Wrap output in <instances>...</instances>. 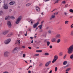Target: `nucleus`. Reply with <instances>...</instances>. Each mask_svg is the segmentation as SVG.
<instances>
[{
    "mask_svg": "<svg viewBox=\"0 0 73 73\" xmlns=\"http://www.w3.org/2000/svg\"><path fill=\"white\" fill-rule=\"evenodd\" d=\"M73 52V44L71 45L67 48V53L68 54H72Z\"/></svg>",
    "mask_w": 73,
    "mask_h": 73,
    "instance_id": "nucleus-1",
    "label": "nucleus"
},
{
    "mask_svg": "<svg viewBox=\"0 0 73 73\" xmlns=\"http://www.w3.org/2000/svg\"><path fill=\"white\" fill-rule=\"evenodd\" d=\"M22 16H19L16 20V21L15 22L16 24H18L19 23H20V21L22 19Z\"/></svg>",
    "mask_w": 73,
    "mask_h": 73,
    "instance_id": "nucleus-2",
    "label": "nucleus"
},
{
    "mask_svg": "<svg viewBox=\"0 0 73 73\" xmlns=\"http://www.w3.org/2000/svg\"><path fill=\"white\" fill-rule=\"evenodd\" d=\"M11 39L9 38L5 40L4 42V43L6 45H7V44H9L10 42H11Z\"/></svg>",
    "mask_w": 73,
    "mask_h": 73,
    "instance_id": "nucleus-3",
    "label": "nucleus"
},
{
    "mask_svg": "<svg viewBox=\"0 0 73 73\" xmlns=\"http://www.w3.org/2000/svg\"><path fill=\"white\" fill-rule=\"evenodd\" d=\"M58 59V56L57 55H55L54 56V59L52 62V63H54Z\"/></svg>",
    "mask_w": 73,
    "mask_h": 73,
    "instance_id": "nucleus-4",
    "label": "nucleus"
},
{
    "mask_svg": "<svg viewBox=\"0 0 73 73\" xmlns=\"http://www.w3.org/2000/svg\"><path fill=\"white\" fill-rule=\"evenodd\" d=\"M9 52L8 51H5V52L4 53V56L7 57L8 56V54H9Z\"/></svg>",
    "mask_w": 73,
    "mask_h": 73,
    "instance_id": "nucleus-5",
    "label": "nucleus"
},
{
    "mask_svg": "<svg viewBox=\"0 0 73 73\" xmlns=\"http://www.w3.org/2000/svg\"><path fill=\"white\" fill-rule=\"evenodd\" d=\"M51 62H52L51 61H50L47 62L45 64V66L46 67L48 66L49 65V64L51 63Z\"/></svg>",
    "mask_w": 73,
    "mask_h": 73,
    "instance_id": "nucleus-6",
    "label": "nucleus"
},
{
    "mask_svg": "<svg viewBox=\"0 0 73 73\" xmlns=\"http://www.w3.org/2000/svg\"><path fill=\"white\" fill-rule=\"evenodd\" d=\"M39 24V23L38 22H37L36 23L33 25V28H36V27H37V26Z\"/></svg>",
    "mask_w": 73,
    "mask_h": 73,
    "instance_id": "nucleus-7",
    "label": "nucleus"
},
{
    "mask_svg": "<svg viewBox=\"0 0 73 73\" xmlns=\"http://www.w3.org/2000/svg\"><path fill=\"white\" fill-rule=\"evenodd\" d=\"M8 33V31H5L3 32L2 34L3 35H6L7 33Z\"/></svg>",
    "mask_w": 73,
    "mask_h": 73,
    "instance_id": "nucleus-8",
    "label": "nucleus"
},
{
    "mask_svg": "<svg viewBox=\"0 0 73 73\" xmlns=\"http://www.w3.org/2000/svg\"><path fill=\"white\" fill-rule=\"evenodd\" d=\"M7 24L8 26V27L10 28L11 27V22L9 21H8L7 22Z\"/></svg>",
    "mask_w": 73,
    "mask_h": 73,
    "instance_id": "nucleus-9",
    "label": "nucleus"
},
{
    "mask_svg": "<svg viewBox=\"0 0 73 73\" xmlns=\"http://www.w3.org/2000/svg\"><path fill=\"white\" fill-rule=\"evenodd\" d=\"M3 8L5 9H7L8 8V5L7 4H5Z\"/></svg>",
    "mask_w": 73,
    "mask_h": 73,
    "instance_id": "nucleus-10",
    "label": "nucleus"
},
{
    "mask_svg": "<svg viewBox=\"0 0 73 73\" xmlns=\"http://www.w3.org/2000/svg\"><path fill=\"white\" fill-rule=\"evenodd\" d=\"M51 41L52 42H56V41H57L56 38H52V39H51Z\"/></svg>",
    "mask_w": 73,
    "mask_h": 73,
    "instance_id": "nucleus-11",
    "label": "nucleus"
},
{
    "mask_svg": "<svg viewBox=\"0 0 73 73\" xmlns=\"http://www.w3.org/2000/svg\"><path fill=\"white\" fill-rule=\"evenodd\" d=\"M20 48L19 47H16L14 48V49L16 51H18V50H19V49H20Z\"/></svg>",
    "mask_w": 73,
    "mask_h": 73,
    "instance_id": "nucleus-12",
    "label": "nucleus"
},
{
    "mask_svg": "<svg viewBox=\"0 0 73 73\" xmlns=\"http://www.w3.org/2000/svg\"><path fill=\"white\" fill-rule=\"evenodd\" d=\"M56 38H60L61 37V35L60 34H58L56 35Z\"/></svg>",
    "mask_w": 73,
    "mask_h": 73,
    "instance_id": "nucleus-13",
    "label": "nucleus"
},
{
    "mask_svg": "<svg viewBox=\"0 0 73 73\" xmlns=\"http://www.w3.org/2000/svg\"><path fill=\"white\" fill-rule=\"evenodd\" d=\"M12 52L13 54H15L16 53V51L13 49L12 51Z\"/></svg>",
    "mask_w": 73,
    "mask_h": 73,
    "instance_id": "nucleus-14",
    "label": "nucleus"
},
{
    "mask_svg": "<svg viewBox=\"0 0 73 73\" xmlns=\"http://www.w3.org/2000/svg\"><path fill=\"white\" fill-rule=\"evenodd\" d=\"M9 4H10V5H13V4H15V1H12L10 2L9 3Z\"/></svg>",
    "mask_w": 73,
    "mask_h": 73,
    "instance_id": "nucleus-15",
    "label": "nucleus"
},
{
    "mask_svg": "<svg viewBox=\"0 0 73 73\" xmlns=\"http://www.w3.org/2000/svg\"><path fill=\"white\" fill-rule=\"evenodd\" d=\"M55 17V16L53 15H52L51 16V17H50V20H52V19H54Z\"/></svg>",
    "mask_w": 73,
    "mask_h": 73,
    "instance_id": "nucleus-16",
    "label": "nucleus"
},
{
    "mask_svg": "<svg viewBox=\"0 0 73 73\" xmlns=\"http://www.w3.org/2000/svg\"><path fill=\"white\" fill-rule=\"evenodd\" d=\"M36 10L38 12V11H39L40 10V8L39 7H36Z\"/></svg>",
    "mask_w": 73,
    "mask_h": 73,
    "instance_id": "nucleus-17",
    "label": "nucleus"
},
{
    "mask_svg": "<svg viewBox=\"0 0 73 73\" xmlns=\"http://www.w3.org/2000/svg\"><path fill=\"white\" fill-rule=\"evenodd\" d=\"M31 4H32L31 3H29L27 4L26 5V7H29V6H30V5H31Z\"/></svg>",
    "mask_w": 73,
    "mask_h": 73,
    "instance_id": "nucleus-18",
    "label": "nucleus"
},
{
    "mask_svg": "<svg viewBox=\"0 0 73 73\" xmlns=\"http://www.w3.org/2000/svg\"><path fill=\"white\" fill-rule=\"evenodd\" d=\"M13 35V34L12 33H9V34L7 36L8 37H11Z\"/></svg>",
    "mask_w": 73,
    "mask_h": 73,
    "instance_id": "nucleus-19",
    "label": "nucleus"
},
{
    "mask_svg": "<svg viewBox=\"0 0 73 73\" xmlns=\"http://www.w3.org/2000/svg\"><path fill=\"white\" fill-rule=\"evenodd\" d=\"M10 17H9V16H8L7 17H5V20H8V19H10Z\"/></svg>",
    "mask_w": 73,
    "mask_h": 73,
    "instance_id": "nucleus-20",
    "label": "nucleus"
},
{
    "mask_svg": "<svg viewBox=\"0 0 73 73\" xmlns=\"http://www.w3.org/2000/svg\"><path fill=\"white\" fill-rule=\"evenodd\" d=\"M71 69V68H69L67 69L66 70V72H69L70 70Z\"/></svg>",
    "mask_w": 73,
    "mask_h": 73,
    "instance_id": "nucleus-21",
    "label": "nucleus"
},
{
    "mask_svg": "<svg viewBox=\"0 0 73 73\" xmlns=\"http://www.w3.org/2000/svg\"><path fill=\"white\" fill-rule=\"evenodd\" d=\"M20 40H17L16 41V44H20Z\"/></svg>",
    "mask_w": 73,
    "mask_h": 73,
    "instance_id": "nucleus-22",
    "label": "nucleus"
},
{
    "mask_svg": "<svg viewBox=\"0 0 73 73\" xmlns=\"http://www.w3.org/2000/svg\"><path fill=\"white\" fill-rule=\"evenodd\" d=\"M67 62L66 61H65L63 62V64L64 65H65L67 64Z\"/></svg>",
    "mask_w": 73,
    "mask_h": 73,
    "instance_id": "nucleus-23",
    "label": "nucleus"
},
{
    "mask_svg": "<svg viewBox=\"0 0 73 73\" xmlns=\"http://www.w3.org/2000/svg\"><path fill=\"white\" fill-rule=\"evenodd\" d=\"M61 41V39H58L57 41V43H59V42H60Z\"/></svg>",
    "mask_w": 73,
    "mask_h": 73,
    "instance_id": "nucleus-24",
    "label": "nucleus"
},
{
    "mask_svg": "<svg viewBox=\"0 0 73 73\" xmlns=\"http://www.w3.org/2000/svg\"><path fill=\"white\" fill-rule=\"evenodd\" d=\"M42 25H39L38 27H39V29H42Z\"/></svg>",
    "mask_w": 73,
    "mask_h": 73,
    "instance_id": "nucleus-25",
    "label": "nucleus"
},
{
    "mask_svg": "<svg viewBox=\"0 0 73 73\" xmlns=\"http://www.w3.org/2000/svg\"><path fill=\"white\" fill-rule=\"evenodd\" d=\"M63 55V52H61L59 53V56H62Z\"/></svg>",
    "mask_w": 73,
    "mask_h": 73,
    "instance_id": "nucleus-26",
    "label": "nucleus"
},
{
    "mask_svg": "<svg viewBox=\"0 0 73 73\" xmlns=\"http://www.w3.org/2000/svg\"><path fill=\"white\" fill-rule=\"evenodd\" d=\"M47 46H49V45H50V42L49 41L47 42Z\"/></svg>",
    "mask_w": 73,
    "mask_h": 73,
    "instance_id": "nucleus-27",
    "label": "nucleus"
},
{
    "mask_svg": "<svg viewBox=\"0 0 73 73\" xmlns=\"http://www.w3.org/2000/svg\"><path fill=\"white\" fill-rule=\"evenodd\" d=\"M36 52H40V53H41V52H42V50H36Z\"/></svg>",
    "mask_w": 73,
    "mask_h": 73,
    "instance_id": "nucleus-28",
    "label": "nucleus"
},
{
    "mask_svg": "<svg viewBox=\"0 0 73 73\" xmlns=\"http://www.w3.org/2000/svg\"><path fill=\"white\" fill-rule=\"evenodd\" d=\"M69 12L71 13H73V10L72 9H70L69 10Z\"/></svg>",
    "mask_w": 73,
    "mask_h": 73,
    "instance_id": "nucleus-29",
    "label": "nucleus"
},
{
    "mask_svg": "<svg viewBox=\"0 0 73 73\" xmlns=\"http://www.w3.org/2000/svg\"><path fill=\"white\" fill-rule=\"evenodd\" d=\"M45 56H49V54L48 53H46L44 54Z\"/></svg>",
    "mask_w": 73,
    "mask_h": 73,
    "instance_id": "nucleus-30",
    "label": "nucleus"
},
{
    "mask_svg": "<svg viewBox=\"0 0 73 73\" xmlns=\"http://www.w3.org/2000/svg\"><path fill=\"white\" fill-rule=\"evenodd\" d=\"M68 23H69V21H66L65 22V24H68Z\"/></svg>",
    "mask_w": 73,
    "mask_h": 73,
    "instance_id": "nucleus-31",
    "label": "nucleus"
},
{
    "mask_svg": "<svg viewBox=\"0 0 73 73\" xmlns=\"http://www.w3.org/2000/svg\"><path fill=\"white\" fill-rule=\"evenodd\" d=\"M3 14V12L2 11H0V15H2Z\"/></svg>",
    "mask_w": 73,
    "mask_h": 73,
    "instance_id": "nucleus-32",
    "label": "nucleus"
},
{
    "mask_svg": "<svg viewBox=\"0 0 73 73\" xmlns=\"http://www.w3.org/2000/svg\"><path fill=\"white\" fill-rule=\"evenodd\" d=\"M70 58L71 59H72V58H73V54L70 55Z\"/></svg>",
    "mask_w": 73,
    "mask_h": 73,
    "instance_id": "nucleus-33",
    "label": "nucleus"
},
{
    "mask_svg": "<svg viewBox=\"0 0 73 73\" xmlns=\"http://www.w3.org/2000/svg\"><path fill=\"white\" fill-rule=\"evenodd\" d=\"M57 69L58 68H57V67H56L55 68V72H57Z\"/></svg>",
    "mask_w": 73,
    "mask_h": 73,
    "instance_id": "nucleus-34",
    "label": "nucleus"
},
{
    "mask_svg": "<svg viewBox=\"0 0 73 73\" xmlns=\"http://www.w3.org/2000/svg\"><path fill=\"white\" fill-rule=\"evenodd\" d=\"M68 66V65L64 66L62 67V69H65Z\"/></svg>",
    "mask_w": 73,
    "mask_h": 73,
    "instance_id": "nucleus-35",
    "label": "nucleus"
},
{
    "mask_svg": "<svg viewBox=\"0 0 73 73\" xmlns=\"http://www.w3.org/2000/svg\"><path fill=\"white\" fill-rule=\"evenodd\" d=\"M11 19H15V17L13 16H12L11 17Z\"/></svg>",
    "mask_w": 73,
    "mask_h": 73,
    "instance_id": "nucleus-36",
    "label": "nucleus"
},
{
    "mask_svg": "<svg viewBox=\"0 0 73 73\" xmlns=\"http://www.w3.org/2000/svg\"><path fill=\"white\" fill-rule=\"evenodd\" d=\"M39 56V54H38L35 55V56Z\"/></svg>",
    "mask_w": 73,
    "mask_h": 73,
    "instance_id": "nucleus-37",
    "label": "nucleus"
},
{
    "mask_svg": "<svg viewBox=\"0 0 73 73\" xmlns=\"http://www.w3.org/2000/svg\"><path fill=\"white\" fill-rule=\"evenodd\" d=\"M42 65H43L42 63H41L40 64H39V66H42Z\"/></svg>",
    "mask_w": 73,
    "mask_h": 73,
    "instance_id": "nucleus-38",
    "label": "nucleus"
},
{
    "mask_svg": "<svg viewBox=\"0 0 73 73\" xmlns=\"http://www.w3.org/2000/svg\"><path fill=\"white\" fill-rule=\"evenodd\" d=\"M71 36H73V31L71 32Z\"/></svg>",
    "mask_w": 73,
    "mask_h": 73,
    "instance_id": "nucleus-39",
    "label": "nucleus"
},
{
    "mask_svg": "<svg viewBox=\"0 0 73 73\" xmlns=\"http://www.w3.org/2000/svg\"><path fill=\"white\" fill-rule=\"evenodd\" d=\"M62 3L63 4H65V3H66V2H65V1H62Z\"/></svg>",
    "mask_w": 73,
    "mask_h": 73,
    "instance_id": "nucleus-40",
    "label": "nucleus"
},
{
    "mask_svg": "<svg viewBox=\"0 0 73 73\" xmlns=\"http://www.w3.org/2000/svg\"><path fill=\"white\" fill-rule=\"evenodd\" d=\"M73 24H72L71 26H70V27H71V29H72V28H73Z\"/></svg>",
    "mask_w": 73,
    "mask_h": 73,
    "instance_id": "nucleus-41",
    "label": "nucleus"
},
{
    "mask_svg": "<svg viewBox=\"0 0 73 73\" xmlns=\"http://www.w3.org/2000/svg\"><path fill=\"white\" fill-rule=\"evenodd\" d=\"M64 14L65 16H66V15H67V13H66L65 12L64 13Z\"/></svg>",
    "mask_w": 73,
    "mask_h": 73,
    "instance_id": "nucleus-42",
    "label": "nucleus"
},
{
    "mask_svg": "<svg viewBox=\"0 0 73 73\" xmlns=\"http://www.w3.org/2000/svg\"><path fill=\"white\" fill-rule=\"evenodd\" d=\"M48 33H49L50 34L51 33V31L50 30H49L48 31Z\"/></svg>",
    "mask_w": 73,
    "mask_h": 73,
    "instance_id": "nucleus-43",
    "label": "nucleus"
},
{
    "mask_svg": "<svg viewBox=\"0 0 73 73\" xmlns=\"http://www.w3.org/2000/svg\"><path fill=\"white\" fill-rule=\"evenodd\" d=\"M49 48H50V49H52V45H50L49 46Z\"/></svg>",
    "mask_w": 73,
    "mask_h": 73,
    "instance_id": "nucleus-44",
    "label": "nucleus"
},
{
    "mask_svg": "<svg viewBox=\"0 0 73 73\" xmlns=\"http://www.w3.org/2000/svg\"><path fill=\"white\" fill-rule=\"evenodd\" d=\"M25 54H23V57H25Z\"/></svg>",
    "mask_w": 73,
    "mask_h": 73,
    "instance_id": "nucleus-45",
    "label": "nucleus"
},
{
    "mask_svg": "<svg viewBox=\"0 0 73 73\" xmlns=\"http://www.w3.org/2000/svg\"><path fill=\"white\" fill-rule=\"evenodd\" d=\"M73 17V16H71L70 17H69V18L70 19H72V17Z\"/></svg>",
    "mask_w": 73,
    "mask_h": 73,
    "instance_id": "nucleus-46",
    "label": "nucleus"
},
{
    "mask_svg": "<svg viewBox=\"0 0 73 73\" xmlns=\"http://www.w3.org/2000/svg\"><path fill=\"white\" fill-rule=\"evenodd\" d=\"M66 55H65L64 56V59L65 58H66Z\"/></svg>",
    "mask_w": 73,
    "mask_h": 73,
    "instance_id": "nucleus-47",
    "label": "nucleus"
},
{
    "mask_svg": "<svg viewBox=\"0 0 73 73\" xmlns=\"http://www.w3.org/2000/svg\"><path fill=\"white\" fill-rule=\"evenodd\" d=\"M58 12H56L55 15H58Z\"/></svg>",
    "mask_w": 73,
    "mask_h": 73,
    "instance_id": "nucleus-48",
    "label": "nucleus"
},
{
    "mask_svg": "<svg viewBox=\"0 0 73 73\" xmlns=\"http://www.w3.org/2000/svg\"><path fill=\"white\" fill-rule=\"evenodd\" d=\"M27 31L26 32V33L25 35V36H27Z\"/></svg>",
    "mask_w": 73,
    "mask_h": 73,
    "instance_id": "nucleus-49",
    "label": "nucleus"
},
{
    "mask_svg": "<svg viewBox=\"0 0 73 73\" xmlns=\"http://www.w3.org/2000/svg\"><path fill=\"white\" fill-rule=\"evenodd\" d=\"M28 48L29 49H31L32 48L31 47H29Z\"/></svg>",
    "mask_w": 73,
    "mask_h": 73,
    "instance_id": "nucleus-50",
    "label": "nucleus"
},
{
    "mask_svg": "<svg viewBox=\"0 0 73 73\" xmlns=\"http://www.w3.org/2000/svg\"><path fill=\"white\" fill-rule=\"evenodd\" d=\"M44 21H42L41 22V24H42L43 23H44Z\"/></svg>",
    "mask_w": 73,
    "mask_h": 73,
    "instance_id": "nucleus-51",
    "label": "nucleus"
},
{
    "mask_svg": "<svg viewBox=\"0 0 73 73\" xmlns=\"http://www.w3.org/2000/svg\"><path fill=\"white\" fill-rule=\"evenodd\" d=\"M9 12H11V11H12V10L11 9H10L9 11Z\"/></svg>",
    "mask_w": 73,
    "mask_h": 73,
    "instance_id": "nucleus-52",
    "label": "nucleus"
},
{
    "mask_svg": "<svg viewBox=\"0 0 73 73\" xmlns=\"http://www.w3.org/2000/svg\"><path fill=\"white\" fill-rule=\"evenodd\" d=\"M31 73V71L30 70H29L28 71V73Z\"/></svg>",
    "mask_w": 73,
    "mask_h": 73,
    "instance_id": "nucleus-53",
    "label": "nucleus"
},
{
    "mask_svg": "<svg viewBox=\"0 0 73 73\" xmlns=\"http://www.w3.org/2000/svg\"><path fill=\"white\" fill-rule=\"evenodd\" d=\"M44 42H46V40H45L44 41Z\"/></svg>",
    "mask_w": 73,
    "mask_h": 73,
    "instance_id": "nucleus-54",
    "label": "nucleus"
},
{
    "mask_svg": "<svg viewBox=\"0 0 73 73\" xmlns=\"http://www.w3.org/2000/svg\"><path fill=\"white\" fill-rule=\"evenodd\" d=\"M22 48H25V46H22Z\"/></svg>",
    "mask_w": 73,
    "mask_h": 73,
    "instance_id": "nucleus-55",
    "label": "nucleus"
},
{
    "mask_svg": "<svg viewBox=\"0 0 73 73\" xmlns=\"http://www.w3.org/2000/svg\"><path fill=\"white\" fill-rule=\"evenodd\" d=\"M52 70H51L50 71L49 73H52Z\"/></svg>",
    "mask_w": 73,
    "mask_h": 73,
    "instance_id": "nucleus-56",
    "label": "nucleus"
},
{
    "mask_svg": "<svg viewBox=\"0 0 73 73\" xmlns=\"http://www.w3.org/2000/svg\"><path fill=\"white\" fill-rule=\"evenodd\" d=\"M25 62H26V63H27V64H28V62L27 60H25Z\"/></svg>",
    "mask_w": 73,
    "mask_h": 73,
    "instance_id": "nucleus-57",
    "label": "nucleus"
},
{
    "mask_svg": "<svg viewBox=\"0 0 73 73\" xmlns=\"http://www.w3.org/2000/svg\"><path fill=\"white\" fill-rule=\"evenodd\" d=\"M30 38H31V40H33V37H30Z\"/></svg>",
    "mask_w": 73,
    "mask_h": 73,
    "instance_id": "nucleus-58",
    "label": "nucleus"
},
{
    "mask_svg": "<svg viewBox=\"0 0 73 73\" xmlns=\"http://www.w3.org/2000/svg\"><path fill=\"white\" fill-rule=\"evenodd\" d=\"M42 31H43L42 30H41L40 31V32H42Z\"/></svg>",
    "mask_w": 73,
    "mask_h": 73,
    "instance_id": "nucleus-59",
    "label": "nucleus"
},
{
    "mask_svg": "<svg viewBox=\"0 0 73 73\" xmlns=\"http://www.w3.org/2000/svg\"><path fill=\"white\" fill-rule=\"evenodd\" d=\"M47 70H49V69H50V68H49V67L47 68Z\"/></svg>",
    "mask_w": 73,
    "mask_h": 73,
    "instance_id": "nucleus-60",
    "label": "nucleus"
},
{
    "mask_svg": "<svg viewBox=\"0 0 73 73\" xmlns=\"http://www.w3.org/2000/svg\"><path fill=\"white\" fill-rule=\"evenodd\" d=\"M33 40H32V41H31V43H32V44H33Z\"/></svg>",
    "mask_w": 73,
    "mask_h": 73,
    "instance_id": "nucleus-61",
    "label": "nucleus"
},
{
    "mask_svg": "<svg viewBox=\"0 0 73 73\" xmlns=\"http://www.w3.org/2000/svg\"><path fill=\"white\" fill-rule=\"evenodd\" d=\"M32 66H30L29 67V68H32Z\"/></svg>",
    "mask_w": 73,
    "mask_h": 73,
    "instance_id": "nucleus-62",
    "label": "nucleus"
},
{
    "mask_svg": "<svg viewBox=\"0 0 73 73\" xmlns=\"http://www.w3.org/2000/svg\"><path fill=\"white\" fill-rule=\"evenodd\" d=\"M41 14L42 16L44 15V14H43V13H42Z\"/></svg>",
    "mask_w": 73,
    "mask_h": 73,
    "instance_id": "nucleus-63",
    "label": "nucleus"
},
{
    "mask_svg": "<svg viewBox=\"0 0 73 73\" xmlns=\"http://www.w3.org/2000/svg\"><path fill=\"white\" fill-rule=\"evenodd\" d=\"M36 36H35L34 37V38H36Z\"/></svg>",
    "mask_w": 73,
    "mask_h": 73,
    "instance_id": "nucleus-64",
    "label": "nucleus"
}]
</instances>
